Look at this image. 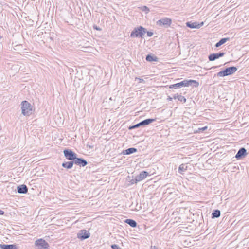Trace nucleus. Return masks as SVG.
I'll use <instances>...</instances> for the list:
<instances>
[{"label":"nucleus","mask_w":249,"mask_h":249,"mask_svg":"<svg viewBox=\"0 0 249 249\" xmlns=\"http://www.w3.org/2000/svg\"><path fill=\"white\" fill-rule=\"evenodd\" d=\"M225 54L224 52H219L218 53H212L209 55L208 58L209 60L211 61H213L216 59H218L221 57L223 56Z\"/></svg>","instance_id":"6e6552de"},{"label":"nucleus","mask_w":249,"mask_h":249,"mask_svg":"<svg viewBox=\"0 0 249 249\" xmlns=\"http://www.w3.org/2000/svg\"><path fill=\"white\" fill-rule=\"evenodd\" d=\"M94 29H96L97 30H101V29L99 27H97V26L94 27Z\"/></svg>","instance_id":"f704fd0d"},{"label":"nucleus","mask_w":249,"mask_h":249,"mask_svg":"<svg viewBox=\"0 0 249 249\" xmlns=\"http://www.w3.org/2000/svg\"><path fill=\"white\" fill-rule=\"evenodd\" d=\"M89 148H93V146H92L89 145Z\"/></svg>","instance_id":"e433bc0d"},{"label":"nucleus","mask_w":249,"mask_h":249,"mask_svg":"<svg viewBox=\"0 0 249 249\" xmlns=\"http://www.w3.org/2000/svg\"><path fill=\"white\" fill-rule=\"evenodd\" d=\"M155 120H156L155 119H151V118L146 119L145 120H144L141 121V124H142V125H148V124H150V123H152L153 122L155 121Z\"/></svg>","instance_id":"aec40b11"},{"label":"nucleus","mask_w":249,"mask_h":249,"mask_svg":"<svg viewBox=\"0 0 249 249\" xmlns=\"http://www.w3.org/2000/svg\"><path fill=\"white\" fill-rule=\"evenodd\" d=\"M216 67H217V66H215V67H212L211 68V69H213V68H216Z\"/></svg>","instance_id":"4c0bfd02"},{"label":"nucleus","mask_w":249,"mask_h":249,"mask_svg":"<svg viewBox=\"0 0 249 249\" xmlns=\"http://www.w3.org/2000/svg\"><path fill=\"white\" fill-rule=\"evenodd\" d=\"M226 70L228 71L229 75H230L235 73L237 71V68L236 67L232 66L226 68Z\"/></svg>","instance_id":"6ab92c4d"},{"label":"nucleus","mask_w":249,"mask_h":249,"mask_svg":"<svg viewBox=\"0 0 249 249\" xmlns=\"http://www.w3.org/2000/svg\"><path fill=\"white\" fill-rule=\"evenodd\" d=\"M137 151V149L135 148H129L123 151L122 153L124 155H130Z\"/></svg>","instance_id":"2eb2a0df"},{"label":"nucleus","mask_w":249,"mask_h":249,"mask_svg":"<svg viewBox=\"0 0 249 249\" xmlns=\"http://www.w3.org/2000/svg\"><path fill=\"white\" fill-rule=\"evenodd\" d=\"M148 175V173L146 171H142L139 175L136 176L139 181H140L144 179Z\"/></svg>","instance_id":"4468645a"},{"label":"nucleus","mask_w":249,"mask_h":249,"mask_svg":"<svg viewBox=\"0 0 249 249\" xmlns=\"http://www.w3.org/2000/svg\"><path fill=\"white\" fill-rule=\"evenodd\" d=\"M146 32V29L142 26L135 28L130 34L131 37L143 38L144 34Z\"/></svg>","instance_id":"f03ea898"},{"label":"nucleus","mask_w":249,"mask_h":249,"mask_svg":"<svg viewBox=\"0 0 249 249\" xmlns=\"http://www.w3.org/2000/svg\"><path fill=\"white\" fill-rule=\"evenodd\" d=\"M221 212L219 210H214L212 213V218H218L220 216Z\"/></svg>","instance_id":"412c9836"},{"label":"nucleus","mask_w":249,"mask_h":249,"mask_svg":"<svg viewBox=\"0 0 249 249\" xmlns=\"http://www.w3.org/2000/svg\"><path fill=\"white\" fill-rule=\"evenodd\" d=\"M187 170V166L184 164H181L178 167V172L180 174H182L183 172H184Z\"/></svg>","instance_id":"b1692460"},{"label":"nucleus","mask_w":249,"mask_h":249,"mask_svg":"<svg viewBox=\"0 0 249 249\" xmlns=\"http://www.w3.org/2000/svg\"><path fill=\"white\" fill-rule=\"evenodd\" d=\"M89 237V232L85 230H82L80 231L77 234V238L80 239L81 240L86 239Z\"/></svg>","instance_id":"0eeeda50"},{"label":"nucleus","mask_w":249,"mask_h":249,"mask_svg":"<svg viewBox=\"0 0 249 249\" xmlns=\"http://www.w3.org/2000/svg\"><path fill=\"white\" fill-rule=\"evenodd\" d=\"M0 248L1 249H18L16 246L14 244H0Z\"/></svg>","instance_id":"ddd939ff"},{"label":"nucleus","mask_w":249,"mask_h":249,"mask_svg":"<svg viewBox=\"0 0 249 249\" xmlns=\"http://www.w3.org/2000/svg\"><path fill=\"white\" fill-rule=\"evenodd\" d=\"M63 153L65 158L71 160H73L75 159L77 155L71 150L69 149H65L63 151Z\"/></svg>","instance_id":"20e7f679"},{"label":"nucleus","mask_w":249,"mask_h":249,"mask_svg":"<svg viewBox=\"0 0 249 249\" xmlns=\"http://www.w3.org/2000/svg\"><path fill=\"white\" fill-rule=\"evenodd\" d=\"M4 213V211L0 209V215H3Z\"/></svg>","instance_id":"473e14b6"},{"label":"nucleus","mask_w":249,"mask_h":249,"mask_svg":"<svg viewBox=\"0 0 249 249\" xmlns=\"http://www.w3.org/2000/svg\"><path fill=\"white\" fill-rule=\"evenodd\" d=\"M135 81H138V83H139L144 82V81L143 79L138 78V77L135 78Z\"/></svg>","instance_id":"c756f323"},{"label":"nucleus","mask_w":249,"mask_h":249,"mask_svg":"<svg viewBox=\"0 0 249 249\" xmlns=\"http://www.w3.org/2000/svg\"><path fill=\"white\" fill-rule=\"evenodd\" d=\"M138 182H139V180H138L137 178H136V177H135V178L134 179H132L131 180V184H134V183H137Z\"/></svg>","instance_id":"cd10ccee"},{"label":"nucleus","mask_w":249,"mask_h":249,"mask_svg":"<svg viewBox=\"0 0 249 249\" xmlns=\"http://www.w3.org/2000/svg\"><path fill=\"white\" fill-rule=\"evenodd\" d=\"M146 33H147V35L149 37H150V36H152L153 35V33L152 32H149V31H147V32L146 31Z\"/></svg>","instance_id":"7c9ffc66"},{"label":"nucleus","mask_w":249,"mask_h":249,"mask_svg":"<svg viewBox=\"0 0 249 249\" xmlns=\"http://www.w3.org/2000/svg\"><path fill=\"white\" fill-rule=\"evenodd\" d=\"M22 114L24 116H29L32 113V107L30 103L27 101L21 102Z\"/></svg>","instance_id":"7ed1b4c3"},{"label":"nucleus","mask_w":249,"mask_h":249,"mask_svg":"<svg viewBox=\"0 0 249 249\" xmlns=\"http://www.w3.org/2000/svg\"><path fill=\"white\" fill-rule=\"evenodd\" d=\"M156 23L157 25L159 26H163L165 27H168L172 23V20L168 18H164L158 20Z\"/></svg>","instance_id":"39448f33"},{"label":"nucleus","mask_w":249,"mask_h":249,"mask_svg":"<svg viewBox=\"0 0 249 249\" xmlns=\"http://www.w3.org/2000/svg\"><path fill=\"white\" fill-rule=\"evenodd\" d=\"M17 192L19 194H26L28 192V187L26 185L22 184L18 186L17 187Z\"/></svg>","instance_id":"f8f14e48"},{"label":"nucleus","mask_w":249,"mask_h":249,"mask_svg":"<svg viewBox=\"0 0 249 249\" xmlns=\"http://www.w3.org/2000/svg\"><path fill=\"white\" fill-rule=\"evenodd\" d=\"M187 27H189L192 29H198L200 28L203 25V22H202L201 23L199 24L196 22H187L186 23Z\"/></svg>","instance_id":"9b49d317"},{"label":"nucleus","mask_w":249,"mask_h":249,"mask_svg":"<svg viewBox=\"0 0 249 249\" xmlns=\"http://www.w3.org/2000/svg\"><path fill=\"white\" fill-rule=\"evenodd\" d=\"M178 100L183 103H185L186 101V99L184 96L181 95L179 96Z\"/></svg>","instance_id":"393cba45"},{"label":"nucleus","mask_w":249,"mask_h":249,"mask_svg":"<svg viewBox=\"0 0 249 249\" xmlns=\"http://www.w3.org/2000/svg\"><path fill=\"white\" fill-rule=\"evenodd\" d=\"M193 84H194V87L196 88L199 86V82L194 80H184L179 83L171 85L169 86V88L177 89L182 87H188L189 86L192 85Z\"/></svg>","instance_id":"f257e3e1"},{"label":"nucleus","mask_w":249,"mask_h":249,"mask_svg":"<svg viewBox=\"0 0 249 249\" xmlns=\"http://www.w3.org/2000/svg\"><path fill=\"white\" fill-rule=\"evenodd\" d=\"M44 249H49V247Z\"/></svg>","instance_id":"58836bf2"},{"label":"nucleus","mask_w":249,"mask_h":249,"mask_svg":"<svg viewBox=\"0 0 249 249\" xmlns=\"http://www.w3.org/2000/svg\"><path fill=\"white\" fill-rule=\"evenodd\" d=\"M207 128H208L207 126H205V127H203L202 128H199L198 130L196 131V132H200L204 131L206 130L207 129Z\"/></svg>","instance_id":"bb28decb"},{"label":"nucleus","mask_w":249,"mask_h":249,"mask_svg":"<svg viewBox=\"0 0 249 249\" xmlns=\"http://www.w3.org/2000/svg\"><path fill=\"white\" fill-rule=\"evenodd\" d=\"M173 98H172V97H170V96H168V98H167V100H169V101H172V99H173Z\"/></svg>","instance_id":"72a5a7b5"},{"label":"nucleus","mask_w":249,"mask_h":249,"mask_svg":"<svg viewBox=\"0 0 249 249\" xmlns=\"http://www.w3.org/2000/svg\"><path fill=\"white\" fill-rule=\"evenodd\" d=\"M141 124V123L140 122L139 123H138V124L130 126L129 127V129L136 128H138V127H139L140 126H142V125Z\"/></svg>","instance_id":"a878e982"},{"label":"nucleus","mask_w":249,"mask_h":249,"mask_svg":"<svg viewBox=\"0 0 249 249\" xmlns=\"http://www.w3.org/2000/svg\"><path fill=\"white\" fill-rule=\"evenodd\" d=\"M73 161L74 163L75 164L83 167L85 166L88 164L87 161L85 159L80 158H77V157Z\"/></svg>","instance_id":"9d476101"},{"label":"nucleus","mask_w":249,"mask_h":249,"mask_svg":"<svg viewBox=\"0 0 249 249\" xmlns=\"http://www.w3.org/2000/svg\"><path fill=\"white\" fill-rule=\"evenodd\" d=\"M74 164L73 161L63 162L62 164L63 167L67 168L68 169H71Z\"/></svg>","instance_id":"f3484780"},{"label":"nucleus","mask_w":249,"mask_h":249,"mask_svg":"<svg viewBox=\"0 0 249 249\" xmlns=\"http://www.w3.org/2000/svg\"><path fill=\"white\" fill-rule=\"evenodd\" d=\"M124 222L125 223L128 224L133 228L136 227L137 225V222L135 220L131 219H126Z\"/></svg>","instance_id":"dca6fc26"},{"label":"nucleus","mask_w":249,"mask_h":249,"mask_svg":"<svg viewBox=\"0 0 249 249\" xmlns=\"http://www.w3.org/2000/svg\"><path fill=\"white\" fill-rule=\"evenodd\" d=\"M179 95H180V94H178V93H177V94H174V95L173 96V98L174 99H178V97H179Z\"/></svg>","instance_id":"2f4dec72"},{"label":"nucleus","mask_w":249,"mask_h":249,"mask_svg":"<svg viewBox=\"0 0 249 249\" xmlns=\"http://www.w3.org/2000/svg\"><path fill=\"white\" fill-rule=\"evenodd\" d=\"M35 245L38 249H44L49 247V244L42 239H37L35 242Z\"/></svg>","instance_id":"423d86ee"},{"label":"nucleus","mask_w":249,"mask_h":249,"mask_svg":"<svg viewBox=\"0 0 249 249\" xmlns=\"http://www.w3.org/2000/svg\"><path fill=\"white\" fill-rule=\"evenodd\" d=\"M247 154V150L245 148L242 147L238 150L235 157L237 159H241L244 157Z\"/></svg>","instance_id":"1a4fd4ad"},{"label":"nucleus","mask_w":249,"mask_h":249,"mask_svg":"<svg viewBox=\"0 0 249 249\" xmlns=\"http://www.w3.org/2000/svg\"><path fill=\"white\" fill-rule=\"evenodd\" d=\"M146 60L148 62L157 61L158 58L156 56H153L151 54H148L146 56Z\"/></svg>","instance_id":"4be33fe9"},{"label":"nucleus","mask_w":249,"mask_h":249,"mask_svg":"<svg viewBox=\"0 0 249 249\" xmlns=\"http://www.w3.org/2000/svg\"><path fill=\"white\" fill-rule=\"evenodd\" d=\"M151 249H158V248H156L155 246H151Z\"/></svg>","instance_id":"c9c22d12"},{"label":"nucleus","mask_w":249,"mask_h":249,"mask_svg":"<svg viewBox=\"0 0 249 249\" xmlns=\"http://www.w3.org/2000/svg\"><path fill=\"white\" fill-rule=\"evenodd\" d=\"M111 247L112 249H122L120 248H119V247L116 244L112 245L111 246Z\"/></svg>","instance_id":"c85d7f7f"},{"label":"nucleus","mask_w":249,"mask_h":249,"mask_svg":"<svg viewBox=\"0 0 249 249\" xmlns=\"http://www.w3.org/2000/svg\"><path fill=\"white\" fill-rule=\"evenodd\" d=\"M229 74L226 69L223 71H220L217 73V76L218 77H224L228 76Z\"/></svg>","instance_id":"5701e85b"},{"label":"nucleus","mask_w":249,"mask_h":249,"mask_svg":"<svg viewBox=\"0 0 249 249\" xmlns=\"http://www.w3.org/2000/svg\"><path fill=\"white\" fill-rule=\"evenodd\" d=\"M229 40L230 38L229 37L221 38L218 42H217L215 44V47L218 48L221 46L222 45H223V44H224L225 43H226L227 41H228Z\"/></svg>","instance_id":"a211bd4d"}]
</instances>
